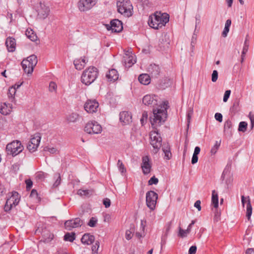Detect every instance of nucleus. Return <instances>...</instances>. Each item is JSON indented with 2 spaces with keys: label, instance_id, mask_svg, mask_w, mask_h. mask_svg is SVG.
Segmentation results:
<instances>
[{
  "label": "nucleus",
  "instance_id": "1",
  "mask_svg": "<svg viewBox=\"0 0 254 254\" xmlns=\"http://www.w3.org/2000/svg\"><path fill=\"white\" fill-rule=\"evenodd\" d=\"M169 108V102L163 101L162 103L153 108L152 115L149 119L152 127L156 130L150 133V144L153 147V152L157 153L162 146V139L157 127L163 124L167 120V110Z\"/></svg>",
  "mask_w": 254,
  "mask_h": 254
},
{
  "label": "nucleus",
  "instance_id": "2",
  "mask_svg": "<svg viewBox=\"0 0 254 254\" xmlns=\"http://www.w3.org/2000/svg\"><path fill=\"white\" fill-rule=\"evenodd\" d=\"M169 17L168 14L156 12L154 14L149 16L148 23L151 28L158 29L164 26L169 22Z\"/></svg>",
  "mask_w": 254,
  "mask_h": 254
},
{
  "label": "nucleus",
  "instance_id": "3",
  "mask_svg": "<svg viewBox=\"0 0 254 254\" xmlns=\"http://www.w3.org/2000/svg\"><path fill=\"white\" fill-rule=\"evenodd\" d=\"M98 76V70L94 66H90L85 69L81 76V82L86 85L93 83Z\"/></svg>",
  "mask_w": 254,
  "mask_h": 254
},
{
  "label": "nucleus",
  "instance_id": "4",
  "mask_svg": "<svg viewBox=\"0 0 254 254\" xmlns=\"http://www.w3.org/2000/svg\"><path fill=\"white\" fill-rule=\"evenodd\" d=\"M118 11L126 17L132 14L133 6L129 0H119L117 2Z\"/></svg>",
  "mask_w": 254,
  "mask_h": 254
},
{
  "label": "nucleus",
  "instance_id": "5",
  "mask_svg": "<svg viewBox=\"0 0 254 254\" xmlns=\"http://www.w3.org/2000/svg\"><path fill=\"white\" fill-rule=\"evenodd\" d=\"M24 149L20 141L16 140L8 143L6 147V151L7 154L11 155L12 156L16 155L21 152Z\"/></svg>",
  "mask_w": 254,
  "mask_h": 254
},
{
  "label": "nucleus",
  "instance_id": "6",
  "mask_svg": "<svg viewBox=\"0 0 254 254\" xmlns=\"http://www.w3.org/2000/svg\"><path fill=\"white\" fill-rule=\"evenodd\" d=\"M20 200L19 194L16 191L11 192L10 196L7 199L4 207L5 211H9L12 207L16 206Z\"/></svg>",
  "mask_w": 254,
  "mask_h": 254
},
{
  "label": "nucleus",
  "instance_id": "7",
  "mask_svg": "<svg viewBox=\"0 0 254 254\" xmlns=\"http://www.w3.org/2000/svg\"><path fill=\"white\" fill-rule=\"evenodd\" d=\"M84 131L89 134H98L102 132V127L97 122L91 121L86 124Z\"/></svg>",
  "mask_w": 254,
  "mask_h": 254
},
{
  "label": "nucleus",
  "instance_id": "8",
  "mask_svg": "<svg viewBox=\"0 0 254 254\" xmlns=\"http://www.w3.org/2000/svg\"><path fill=\"white\" fill-rule=\"evenodd\" d=\"M158 194L152 190L148 191L146 194V205L151 210L155 208Z\"/></svg>",
  "mask_w": 254,
  "mask_h": 254
},
{
  "label": "nucleus",
  "instance_id": "9",
  "mask_svg": "<svg viewBox=\"0 0 254 254\" xmlns=\"http://www.w3.org/2000/svg\"><path fill=\"white\" fill-rule=\"evenodd\" d=\"M97 2V0H79L78 7L80 11H86L91 9Z\"/></svg>",
  "mask_w": 254,
  "mask_h": 254
},
{
  "label": "nucleus",
  "instance_id": "10",
  "mask_svg": "<svg viewBox=\"0 0 254 254\" xmlns=\"http://www.w3.org/2000/svg\"><path fill=\"white\" fill-rule=\"evenodd\" d=\"M41 136L39 134L32 136L27 146L28 150L31 152H35L39 146Z\"/></svg>",
  "mask_w": 254,
  "mask_h": 254
},
{
  "label": "nucleus",
  "instance_id": "11",
  "mask_svg": "<svg viewBox=\"0 0 254 254\" xmlns=\"http://www.w3.org/2000/svg\"><path fill=\"white\" fill-rule=\"evenodd\" d=\"M158 99L155 95L148 94L142 98V103L146 106H153L154 108L158 105Z\"/></svg>",
  "mask_w": 254,
  "mask_h": 254
},
{
  "label": "nucleus",
  "instance_id": "12",
  "mask_svg": "<svg viewBox=\"0 0 254 254\" xmlns=\"http://www.w3.org/2000/svg\"><path fill=\"white\" fill-rule=\"evenodd\" d=\"M107 29L111 30L113 32H120L123 29V24L121 21L118 19H114L110 22V24L106 25Z\"/></svg>",
  "mask_w": 254,
  "mask_h": 254
},
{
  "label": "nucleus",
  "instance_id": "13",
  "mask_svg": "<svg viewBox=\"0 0 254 254\" xmlns=\"http://www.w3.org/2000/svg\"><path fill=\"white\" fill-rule=\"evenodd\" d=\"M83 222L80 218L77 217L71 220H67L64 222V227L67 230H71L73 228L81 226Z\"/></svg>",
  "mask_w": 254,
  "mask_h": 254
},
{
  "label": "nucleus",
  "instance_id": "14",
  "mask_svg": "<svg viewBox=\"0 0 254 254\" xmlns=\"http://www.w3.org/2000/svg\"><path fill=\"white\" fill-rule=\"evenodd\" d=\"M50 8L48 6L46 5L44 3L41 2L39 3V6L38 7L37 16L39 18L41 19H46L50 13Z\"/></svg>",
  "mask_w": 254,
  "mask_h": 254
},
{
  "label": "nucleus",
  "instance_id": "15",
  "mask_svg": "<svg viewBox=\"0 0 254 254\" xmlns=\"http://www.w3.org/2000/svg\"><path fill=\"white\" fill-rule=\"evenodd\" d=\"M98 107L99 103L96 100H88L85 103L84 108L87 112L93 113L97 112Z\"/></svg>",
  "mask_w": 254,
  "mask_h": 254
},
{
  "label": "nucleus",
  "instance_id": "16",
  "mask_svg": "<svg viewBox=\"0 0 254 254\" xmlns=\"http://www.w3.org/2000/svg\"><path fill=\"white\" fill-rule=\"evenodd\" d=\"M141 168L144 175L149 174L151 169V163L148 156H143L142 158Z\"/></svg>",
  "mask_w": 254,
  "mask_h": 254
},
{
  "label": "nucleus",
  "instance_id": "17",
  "mask_svg": "<svg viewBox=\"0 0 254 254\" xmlns=\"http://www.w3.org/2000/svg\"><path fill=\"white\" fill-rule=\"evenodd\" d=\"M123 62L124 63L126 67H130L135 63H136V61L134 58V55L127 52L123 57Z\"/></svg>",
  "mask_w": 254,
  "mask_h": 254
},
{
  "label": "nucleus",
  "instance_id": "18",
  "mask_svg": "<svg viewBox=\"0 0 254 254\" xmlns=\"http://www.w3.org/2000/svg\"><path fill=\"white\" fill-rule=\"evenodd\" d=\"M120 120L123 123V125L129 124L132 122L131 114L127 111L121 112L120 114Z\"/></svg>",
  "mask_w": 254,
  "mask_h": 254
},
{
  "label": "nucleus",
  "instance_id": "19",
  "mask_svg": "<svg viewBox=\"0 0 254 254\" xmlns=\"http://www.w3.org/2000/svg\"><path fill=\"white\" fill-rule=\"evenodd\" d=\"M106 77L109 81L114 82L118 79L119 74L117 70L112 69L106 73Z\"/></svg>",
  "mask_w": 254,
  "mask_h": 254
},
{
  "label": "nucleus",
  "instance_id": "20",
  "mask_svg": "<svg viewBox=\"0 0 254 254\" xmlns=\"http://www.w3.org/2000/svg\"><path fill=\"white\" fill-rule=\"evenodd\" d=\"M5 45L8 52H13L15 51L16 45L15 39L10 37H8L6 40Z\"/></svg>",
  "mask_w": 254,
  "mask_h": 254
},
{
  "label": "nucleus",
  "instance_id": "21",
  "mask_svg": "<svg viewBox=\"0 0 254 254\" xmlns=\"http://www.w3.org/2000/svg\"><path fill=\"white\" fill-rule=\"evenodd\" d=\"M95 238L93 235L86 233L83 235L81 238V241L84 244L91 245L94 241Z\"/></svg>",
  "mask_w": 254,
  "mask_h": 254
},
{
  "label": "nucleus",
  "instance_id": "22",
  "mask_svg": "<svg viewBox=\"0 0 254 254\" xmlns=\"http://www.w3.org/2000/svg\"><path fill=\"white\" fill-rule=\"evenodd\" d=\"M11 110V106L10 104L4 103L0 105V113L1 114L6 115L10 113Z\"/></svg>",
  "mask_w": 254,
  "mask_h": 254
},
{
  "label": "nucleus",
  "instance_id": "23",
  "mask_svg": "<svg viewBox=\"0 0 254 254\" xmlns=\"http://www.w3.org/2000/svg\"><path fill=\"white\" fill-rule=\"evenodd\" d=\"M21 65L24 72L27 74H31L33 71L34 67H31V65L26 61L24 60L21 62Z\"/></svg>",
  "mask_w": 254,
  "mask_h": 254
},
{
  "label": "nucleus",
  "instance_id": "24",
  "mask_svg": "<svg viewBox=\"0 0 254 254\" xmlns=\"http://www.w3.org/2000/svg\"><path fill=\"white\" fill-rule=\"evenodd\" d=\"M86 63L85 59H83L82 60L76 59L73 62L75 68L78 70H81L83 69L86 64Z\"/></svg>",
  "mask_w": 254,
  "mask_h": 254
},
{
  "label": "nucleus",
  "instance_id": "25",
  "mask_svg": "<svg viewBox=\"0 0 254 254\" xmlns=\"http://www.w3.org/2000/svg\"><path fill=\"white\" fill-rule=\"evenodd\" d=\"M138 80L142 84L148 85L150 82V78L147 74H141L138 77Z\"/></svg>",
  "mask_w": 254,
  "mask_h": 254
},
{
  "label": "nucleus",
  "instance_id": "26",
  "mask_svg": "<svg viewBox=\"0 0 254 254\" xmlns=\"http://www.w3.org/2000/svg\"><path fill=\"white\" fill-rule=\"evenodd\" d=\"M25 35L32 41L35 42L37 40L38 37L32 29H27L25 31Z\"/></svg>",
  "mask_w": 254,
  "mask_h": 254
},
{
  "label": "nucleus",
  "instance_id": "27",
  "mask_svg": "<svg viewBox=\"0 0 254 254\" xmlns=\"http://www.w3.org/2000/svg\"><path fill=\"white\" fill-rule=\"evenodd\" d=\"M162 150L165 154V158L167 160H169L172 157V154L170 151V148L168 144H165L162 147Z\"/></svg>",
  "mask_w": 254,
  "mask_h": 254
},
{
  "label": "nucleus",
  "instance_id": "28",
  "mask_svg": "<svg viewBox=\"0 0 254 254\" xmlns=\"http://www.w3.org/2000/svg\"><path fill=\"white\" fill-rule=\"evenodd\" d=\"M211 204L215 208L218 206V196L215 190L212 192Z\"/></svg>",
  "mask_w": 254,
  "mask_h": 254
},
{
  "label": "nucleus",
  "instance_id": "29",
  "mask_svg": "<svg viewBox=\"0 0 254 254\" xmlns=\"http://www.w3.org/2000/svg\"><path fill=\"white\" fill-rule=\"evenodd\" d=\"M240 103L238 100H235L233 103L232 106L230 108V111L233 114L235 115L236 113L240 111Z\"/></svg>",
  "mask_w": 254,
  "mask_h": 254
},
{
  "label": "nucleus",
  "instance_id": "30",
  "mask_svg": "<svg viewBox=\"0 0 254 254\" xmlns=\"http://www.w3.org/2000/svg\"><path fill=\"white\" fill-rule=\"evenodd\" d=\"M25 61L29 63L31 67H35L37 64V57L35 55H32L28 57Z\"/></svg>",
  "mask_w": 254,
  "mask_h": 254
},
{
  "label": "nucleus",
  "instance_id": "31",
  "mask_svg": "<svg viewBox=\"0 0 254 254\" xmlns=\"http://www.w3.org/2000/svg\"><path fill=\"white\" fill-rule=\"evenodd\" d=\"M231 24V20L230 19H227L225 22V27L222 34L223 37H226L227 36Z\"/></svg>",
  "mask_w": 254,
  "mask_h": 254
},
{
  "label": "nucleus",
  "instance_id": "32",
  "mask_svg": "<svg viewBox=\"0 0 254 254\" xmlns=\"http://www.w3.org/2000/svg\"><path fill=\"white\" fill-rule=\"evenodd\" d=\"M78 116V114L72 113L66 117V120L69 123H74L77 120Z\"/></svg>",
  "mask_w": 254,
  "mask_h": 254
},
{
  "label": "nucleus",
  "instance_id": "33",
  "mask_svg": "<svg viewBox=\"0 0 254 254\" xmlns=\"http://www.w3.org/2000/svg\"><path fill=\"white\" fill-rule=\"evenodd\" d=\"M232 127V122L228 120L225 122L224 126V132L225 133H231L230 129Z\"/></svg>",
  "mask_w": 254,
  "mask_h": 254
},
{
  "label": "nucleus",
  "instance_id": "34",
  "mask_svg": "<svg viewBox=\"0 0 254 254\" xmlns=\"http://www.w3.org/2000/svg\"><path fill=\"white\" fill-rule=\"evenodd\" d=\"M149 71L150 72L152 75L157 76L159 73V67L155 64L151 65Z\"/></svg>",
  "mask_w": 254,
  "mask_h": 254
},
{
  "label": "nucleus",
  "instance_id": "35",
  "mask_svg": "<svg viewBox=\"0 0 254 254\" xmlns=\"http://www.w3.org/2000/svg\"><path fill=\"white\" fill-rule=\"evenodd\" d=\"M252 213V207L251 204L250 199L249 197L248 196V200L247 203V213L246 216L248 218V220L250 219Z\"/></svg>",
  "mask_w": 254,
  "mask_h": 254
},
{
  "label": "nucleus",
  "instance_id": "36",
  "mask_svg": "<svg viewBox=\"0 0 254 254\" xmlns=\"http://www.w3.org/2000/svg\"><path fill=\"white\" fill-rule=\"evenodd\" d=\"M75 239V234L73 233H67L64 236V240L65 241L73 242Z\"/></svg>",
  "mask_w": 254,
  "mask_h": 254
},
{
  "label": "nucleus",
  "instance_id": "37",
  "mask_svg": "<svg viewBox=\"0 0 254 254\" xmlns=\"http://www.w3.org/2000/svg\"><path fill=\"white\" fill-rule=\"evenodd\" d=\"M248 124L245 122H241L239 125L238 130L240 131L245 132L247 130Z\"/></svg>",
  "mask_w": 254,
  "mask_h": 254
},
{
  "label": "nucleus",
  "instance_id": "38",
  "mask_svg": "<svg viewBox=\"0 0 254 254\" xmlns=\"http://www.w3.org/2000/svg\"><path fill=\"white\" fill-rule=\"evenodd\" d=\"M220 145V141L218 142V141H216L215 142V144L212 147V148L210 150V153H211V155H214L216 153Z\"/></svg>",
  "mask_w": 254,
  "mask_h": 254
},
{
  "label": "nucleus",
  "instance_id": "39",
  "mask_svg": "<svg viewBox=\"0 0 254 254\" xmlns=\"http://www.w3.org/2000/svg\"><path fill=\"white\" fill-rule=\"evenodd\" d=\"M148 118V114L146 111H144L142 113V117L140 120V123L142 126H143L147 122V120Z\"/></svg>",
  "mask_w": 254,
  "mask_h": 254
},
{
  "label": "nucleus",
  "instance_id": "40",
  "mask_svg": "<svg viewBox=\"0 0 254 254\" xmlns=\"http://www.w3.org/2000/svg\"><path fill=\"white\" fill-rule=\"evenodd\" d=\"M97 222V219L95 217H92L90 219L87 225L91 227H94L96 226Z\"/></svg>",
  "mask_w": 254,
  "mask_h": 254
},
{
  "label": "nucleus",
  "instance_id": "41",
  "mask_svg": "<svg viewBox=\"0 0 254 254\" xmlns=\"http://www.w3.org/2000/svg\"><path fill=\"white\" fill-rule=\"evenodd\" d=\"M119 171L121 173H124L126 171V168L121 160H119L117 163Z\"/></svg>",
  "mask_w": 254,
  "mask_h": 254
},
{
  "label": "nucleus",
  "instance_id": "42",
  "mask_svg": "<svg viewBox=\"0 0 254 254\" xmlns=\"http://www.w3.org/2000/svg\"><path fill=\"white\" fill-rule=\"evenodd\" d=\"M15 93H16L15 87H12L9 89V91L8 92V96L9 97V98H11V100H12L13 98V96L15 95Z\"/></svg>",
  "mask_w": 254,
  "mask_h": 254
},
{
  "label": "nucleus",
  "instance_id": "43",
  "mask_svg": "<svg viewBox=\"0 0 254 254\" xmlns=\"http://www.w3.org/2000/svg\"><path fill=\"white\" fill-rule=\"evenodd\" d=\"M190 232H188L187 231V230H184L180 227L178 235L181 238H184L186 237L187 234H188Z\"/></svg>",
  "mask_w": 254,
  "mask_h": 254
},
{
  "label": "nucleus",
  "instance_id": "44",
  "mask_svg": "<svg viewBox=\"0 0 254 254\" xmlns=\"http://www.w3.org/2000/svg\"><path fill=\"white\" fill-rule=\"evenodd\" d=\"M44 150L45 151H48L52 154L56 153V152L58 151L56 148L54 147H50L49 146L45 147L44 148Z\"/></svg>",
  "mask_w": 254,
  "mask_h": 254
},
{
  "label": "nucleus",
  "instance_id": "45",
  "mask_svg": "<svg viewBox=\"0 0 254 254\" xmlns=\"http://www.w3.org/2000/svg\"><path fill=\"white\" fill-rule=\"evenodd\" d=\"M192 114H193V110H192V109L190 108L188 110L187 115L188 124L190 123V119H191V117Z\"/></svg>",
  "mask_w": 254,
  "mask_h": 254
},
{
  "label": "nucleus",
  "instance_id": "46",
  "mask_svg": "<svg viewBox=\"0 0 254 254\" xmlns=\"http://www.w3.org/2000/svg\"><path fill=\"white\" fill-rule=\"evenodd\" d=\"M158 183V179L156 178L155 176H153L150 178V179L148 181V184L149 185H156Z\"/></svg>",
  "mask_w": 254,
  "mask_h": 254
},
{
  "label": "nucleus",
  "instance_id": "47",
  "mask_svg": "<svg viewBox=\"0 0 254 254\" xmlns=\"http://www.w3.org/2000/svg\"><path fill=\"white\" fill-rule=\"evenodd\" d=\"M249 118L251 121V128L252 129L254 127V115L250 113Z\"/></svg>",
  "mask_w": 254,
  "mask_h": 254
},
{
  "label": "nucleus",
  "instance_id": "48",
  "mask_svg": "<svg viewBox=\"0 0 254 254\" xmlns=\"http://www.w3.org/2000/svg\"><path fill=\"white\" fill-rule=\"evenodd\" d=\"M217 79H218V72L217 70H214L213 71V72L212 74V77H211L212 81L213 82H215L217 81Z\"/></svg>",
  "mask_w": 254,
  "mask_h": 254
},
{
  "label": "nucleus",
  "instance_id": "49",
  "mask_svg": "<svg viewBox=\"0 0 254 254\" xmlns=\"http://www.w3.org/2000/svg\"><path fill=\"white\" fill-rule=\"evenodd\" d=\"M231 94V90H226L224 93V95L223 97V101L224 102H226L228 101V98L230 97Z\"/></svg>",
  "mask_w": 254,
  "mask_h": 254
},
{
  "label": "nucleus",
  "instance_id": "50",
  "mask_svg": "<svg viewBox=\"0 0 254 254\" xmlns=\"http://www.w3.org/2000/svg\"><path fill=\"white\" fill-rule=\"evenodd\" d=\"M57 89V85L54 82H51L49 84V90L53 92Z\"/></svg>",
  "mask_w": 254,
  "mask_h": 254
},
{
  "label": "nucleus",
  "instance_id": "51",
  "mask_svg": "<svg viewBox=\"0 0 254 254\" xmlns=\"http://www.w3.org/2000/svg\"><path fill=\"white\" fill-rule=\"evenodd\" d=\"M25 183L26 185V189L30 190L33 185V182L30 179H28L25 181Z\"/></svg>",
  "mask_w": 254,
  "mask_h": 254
},
{
  "label": "nucleus",
  "instance_id": "52",
  "mask_svg": "<svg viewBox=\"0 0 254 254\" xmlns=\"http://www.w3.org/2000/svg\"><path fill=\"white\" fill-rule=\"evenodd\" d=\"M197 248L195 246H192L189 250V254H195Z\"/></svg>",
  "mask_w": 254,
  "mask_h": 254
},
{
  "label": "nucleus",
  "instance_id": "53",
  "mask_svg": "<svg viewBox=\"0 0 254 254\" xmlns=\"http://www.w3.org/2000/svg\"><path fill=\"white\" fill-rule=\"evenodd\" d=\"M215 119L219 122H221L223 120V116L221 113H217L215 114Z\"/></svg>",
  "mask_w": 254,
  "mask_h": 254
},
{
  "label": "nucleus",
  "instance_id": "54",
  "mask_svg": "<svg viewBox=\"0 0 254 254\" xmlns=\"http://www.w3.org/2000/svg\"><path fill=\"white\" fill-rule=\"evenodd\" d=\"M61 179L60 175V174H58L57 179L56 181H55V182L54 183L53 187L55 188L58 187L60 185V184H61Z\"/></svg>",
  "mask_w": 254,
  "mask_h": 254
},
{
  "label": "nucleus",
  "instance_id": "55",
  "mask_svg": "<svg viewBox=\"0 0 254 254\" xmlns=\"http://www.w3.org/2000/svg\"><path fill=\"white\" fill-rule=\"evenodd\" d=\"M103 204L106 208H108L111 205L110 199L108 198H105L103 200Z\"/></svg>",
  "mask_w": 254,
  "mask_h": 254
},
{
  "label": "nucleus",
  "instance_id": "56",
  "mask_svg": "<svg viewBox=\"0 0 254 254\" xmlns=\"http://www.w3.org/2000/svg\"><path fill=\"white\" fill-rule=\"evenodd\" d=\"M249 49V44L248 43H244V47L243 48V51L242 53H243V56H245V54L247 52Z\"/></svg>",
  "mask_w": 254,
  "mask_h": 254
},
{
  "label": "nucleus",
  "instance_id": "57",
  "mask_svg": "<svg viewBox=\"0 0 254 254\" xmlns=\"http://www.w3.org/2000/svg\"><path fill=\"white\" fill-rule=\"evenodd\" d=\"M99 248V242L98 241H96L95 243V245H94L92 247V250L93 252H97Z\"/></svg>",
  "mask_w": 254,
  "mask_h": 254
},
{
  "label": "nucleus",
  "instance_id": "58",
  "mask_svg": "<svg viewBox=\"0 0 254 254\" xmlns=\"http://www.w3.org/2000/svg\"><path fill=\"white\" fill-rule=\"evenodd\" d=\"M132 236V232L129 230H127L126 232L125 237L126 239L129 240L131 239Z\"/></svg>",
  "mask_w": 254,
  "mask_h": 254
},
{
  "label": "nucleus",
  "instance_id": "59",
  "mask_svg": "<svg viewBox=\"0 0 254 254\" xmlns=\"http://www.w3.org/2000/svg\"><path fill=\"white\" fill-rule=\"evenodd\" d=\"M78 193L81 195H86L89 194V190H79L78 191Z\"/></svg>",
  "mask_w": 254,
  "mask_h": 254
},
{
  "label": "nucleus",
  "instance_id": "60",
  "mask_svg": "<svg viewBox=\"0 0 254 254\" xmlns=\"http://www.w3.org/2000/svg\"><path fill=\"white\" fill-rule=\"evenodd\" d=\"M201 201L199 200H198L195 201L194 204V206L196 207L198 211H200L201 210Z\"/></svg>",
  "mask_w": 254,
  "mask_h": 254
},
{
  "label": "nucleus",
  "instance_id": "61",
  "mask_svg": "<svg viewBox=\"0 0 254 254\" xmlns=\"http://www.w3.org/2000/svg\"><path fill=\"white\" fill-rule=\"evenodd\" d=\"M198 161V156L197 155L193 154L192 159H191V163L192 164H194L197 162Z\"/></svg>",
  "mask_w": 254,
  "mask_h": 254
},
{
  "label": "nucleus",
  "instance_id": "62",
  "mask_svg": "<svg viewBox=\"0 0 254 254\" xmlns=\"http://www.w3.org/2000/svg\"><path fill=\"white\" fill-rule=\"evenodd\" d=\"M49 237L47 238H45L44 242H50L54 238V235L52 234H48Z\"/></svg>",
  "mask_w": 254,
  "mask_h": 254
},
{
  "label": "nucleus",
  "instance_id": "63",
  "mask_svg": "<svg viewBox=\"0 0 254 254\" xmlns=\"http://www.w3.org/2000/svg\"><path fill=\"white\" fill-rule=\"evenodd\" d=\"M36 177L39 179L42 180L45 177V174L43 172H39L37 173Z\"/></svg>",
  "mask_w": 254,
  "mask_h": 254
},
{
  "label": "nucleus",
  "instance_id": "64",
  "mask_svg": "<svg viewBox=\"0 0 254 254\" xmlns=\"http://www.w3.org/2000/svg\"><path fill=\"white\" fill-rule=\"evenodd\" d=\"M246 254H254V249L249 248L246 251Z\"/></svg>",
  "mask_w": 254,
  "mask_h": 254
}]
</instances>
